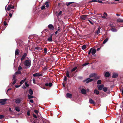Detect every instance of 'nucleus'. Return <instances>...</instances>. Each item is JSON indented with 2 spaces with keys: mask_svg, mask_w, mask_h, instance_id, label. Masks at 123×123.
<instances>
[{
  "mask_svg": "<svg viewBox=\"0 0 123 123\" xmlns=\"http://www.w3.org/2000/svg\"><path fill=\"white\" fill-rule=\"evenodd\" d=\"M31 61L29 60H26L24 62V64L26 67L29 68L31 65Z\"/></svg>",
  "mask_w": 123,
  "mask_h": 123,
  "instance_id": "f257e3e1",
  "label": "nucleus"
},
{
  "mask_svg": "<svg viewBox=\"0 0 123 123\" xmlns=\"http://www.w3.org/2000/svg\"><path fill=\"white\" fill-rule=\"evenodd\" d=\"M14 8V6L11 4H9L7 8V10L8 11H9L13 9Z\"/></svg>",
  "mask_w": 123,
  "mask_h": 123,
  "instance_id": "f03ea898",
  "label": "nucleus"
},
{
  "mask_svg": "<svg viewBox=\"0 0 123 123\" xmlns=\"http://www.w3.org/2000/svg\"><path fill=\"white\" fill-rule=\"evenodd\" d=\"M22 99L19 98H16L15 99V102L17 104H19L22 101Z\"/></svg>",
  "mask_w": 123,
  "mask_h": 123,
  "instance_id": "7ed1b4c3",
  "label": "nucleus"
},
{
  "mask_svg": "<svg viewBox=\"0 0 123 123\" xmlns=\"http://www.w3.org/2000/svg\"><path fill=\"white\" fill-rule=\"evenodd\" d=\"M7 99H0V104L1 105H4Z\"/></svg>",
  "mask_w": 123,
  "mask_h": 123,
  "instance_id": "20e7f679",
  "label": "nucleus"
},
{
  "mask_svg": "<svg viewBox=\"0 0 123 123\" xmlns=\"http://www.w3.org/2000/svg\"><path fill=\"white\" fill-rule=\"evenodd\" d=\"M87 16L86 15H83L80 16V18L82 20H85L87 17Z\"/></svg>",
  "mask_w": 123,
  "mask_h": 123,
  "instance_id": "39448f33",
  "label": "nucleus"
},
{
  "mask_svg": "<svg viewBox=\"0 0 123 123\" xmlns=\"http://www.w3.org/2000/svg\"><path fill=\"white\" fill-rule=\"evenodd\" d=\"M104 87V85L103 84H101L100 85L97 86V87L98 89L99 90H101Z\"/></svg>",
  "mask_w": 123,
  "mask_h": 123,
  "instance_id": "423d86ee",
  "label": "nucleus"
},
{
  "mask_svg": "<svg viewBox=\"0 0 123 123\" xmlns=\"http://www.w3.org/2000/svg\"><path fill=\"white\" fill-rule=\"evenodd\" d=\"M48 27L50 29L53 30L54 29V27L53 25L52 24H49L48 25Z\"/></svg>",
  "mask_w": 123,
  "mask_h": 123,
  "instance_id": "0eeeda50",
  "label": "nucleus"
},
{
  "mask_svg": "<svg viewBox=\"0 0 123 123\" xmlns=\"http://www.w3.org/2000/svg\"><path fill=\"white\" fill-rule=\"evenodd\" d=\"M27 55V53H25L24 54L22 55V57L21 58V61H23L26 57Z\"/></svg>",
  "mask_w": 123,
  "mask_h": 123,
  "instance_id": "6e6552de",
  "label": "nucleus"
},
{
  "mask_svg": "<svg viewBox=\"0 0 123 123\" xmlns=\"http://www.w3.org/2000/svg\"><path fill=\"white\" fill-rule=\"evenodd\" d=\"M93 81V79H90V78H88L86 79L85 81H86V83H88L92 81Z\"/></svg>",
  "mask_w": 123,
  "mask_h": 123,
  "instance_id": "1a4fd4ad",
  "label": "nucleus"
},
{
  "mask_svg": "<svg viewBox=\"0 0 123 123\" xmlns=\"http://www.w3.org/2000/svg\"><path fill=\"white\" fill-rule=\"evenodd\" d=\"M72 95L71 94L67 93L66 94V98H72Z\"/></svg>",
  "mask_w": 123,
  "mask_h": 123,
  "instance_id": "9d476101",
  "label": "nucleus"
},
{
  "mask_svg": "<svg viewBox=\"0 0 123 123\" xmlns=\"http://www.w3.org/2000/svg\"><path fill=\"white\" fill-rule=\"evenodd\" d=\"M91 50V53L93 55H94L96 53V49H94L92 48V49Z\"/></svg>",
  "mask_w": 123,
  "mask_h": 123,
  "instance_id": "9b49d317",
  "label": "nucleus"
},
{
  "mask_svg": "<svg viewBox=\"0 0 123 123\" xmlns=\"http://www.w3.org/2000/svg\"><path fill=\"white\" fill-rule=\"evenodd\" d=\"M89 101L90 103L93 105H94L95 104L94 101L92 98H90L89 99Z\"/></svg>",
  "mask_w": 123,
  "mask_h": 123,
  "instance_id": "f8f14e48",
  "label": "nucleus"
},
{
  "mask_svg": "<svg viewBox=\"0 0 123 123\" xmlns=\"http://www.w3.org/2000/svg\"><path fill=\"white\" fill-rule=\"evenodd\" d=\"M81 93L84 94H85L86 93V91L85 89H84L82 88L81 90Z\"/></svg>",
  "mask_w": 123,
  "mask_h": 123,
  "instance_id": "ddd939ff",
  "label": "nucleus"
},
{
  "mask_svg": "<svg viewBox=\"0 0 123 123\" xmlns=\"http://www.w3.org/2000/svg\"><path fill=\"white\" fill-rule=\"evenodd\" d=\"M19 50L18 49H16V50L15 52V55H18L19 54Z\"/></svg>",
  "mask_w": 123,
  "mask_h": 123,
  "instance_id": "4468645a",
  "label": "nucleus"
},
{
  "mask_svg": "<svg viewBox=\"0 0 123 123\" xmlns=\"http://www.w3.org/2000/svg\"><path fill=\"white\" fill-rule=\"evenodd\" d=\"M117 22L123 23V19L119 18L117 19Z\"/></svg>",
  "mask_w": 123,
  "mask_h": 123,
  "instance_id": "2eb2a0df",
  "label": "nucleus"
},
{
  "mask_svg": "<svg viewBox=\"0 0 123 123\" xmlns=\"http://www.w3.org/2000/svg\"><path fill=\"white\" fill-rule=\"evenodd\" d=\"M94 93L96 94V95H98L99 94V91L97 89H95L94 91Z\"/></svg>",
  "mask_w": 123,
  "mask_h": 123,
  "instance_id": "dca6fc26",
  "label": "nucleus"
},
{
  "mask_svg": "<svg viewBox=\"0 0 123 123\" xmlns=\"http://www.w3.org/2000/svg\"><path fill=\"white\" fill-rule=\"evenodd\" d=\"M45 85L47 86H49L50 87H51L52 86L53 84L52 83L50 82L49 83V84L48 83H46Z\"/></svg>",
  "mask_w": 123,
  "mask_h": 123,
  "instance_id": "f3484780",
  "label": "nucleus"
},
{
  "mask_svg": "<svg viewBox=\"0 0 123 123\" xmlns=\"http://www.w3.org/2000/svg\"><path fill=\"white\" fill-rule=\"evenodd\" d=\"M118 76V74L116 73H114L113 74V75L112 76V78H115L117 77Z\"/></svg>",
  "mask_w": 123,
  "mask_h": 123,
  "instance_id": "a211bd4d",
  "label": "nucleus"
},
{
  "mask_svg": "<svg viewBox=\"0 0 123 123\" xmlns=\"http://www.w3.org/2000/svg\"><path fill=\"white\" fill-rule=\"evenodd\" d=\"M101 29V27L100 26L98 27V29L96 31V34L98 35L100 33V30Z\"/></svg>",
  "mask_w": 123,
  "mask_h": 123,
  "instance_id": "6ab92c4d",
  "label": "nucleus"
},
{
  "mask_svg": "<svg viewBox=\"0 0 123 123\" xmlns=\"http://www.w3.org/2000/svg\"><path fill=\"white\" fill-rule=\"evenodd\" d=\"M110 75V74L108 72H106L104 74V75L106 77H109Z\"/></svg>",
  "mask_w": 123,
  "mask_h": 123,
  "instance_id": "aec40b11",
  "label": "nucleus"
},
{
  "mask_svg": "<svg viewBox=\"0 0 123 123\" xmlns=\"http://www.w3.org/2000/svg\"><path fill=\"white\" fill-rule=\"evenodd\" d=\"M29 93L31 95H32L33 94V92L31 89H30L29 90Z\"/></svg>",
  "mask_w": 123,
  "mask_h": 123,
  "instance_id": "412c9836",
  "label": "nucleus"
},
{
  "mask_svg": "<svg viewBox=\"0 0 123 123\" xmlns=\"http://www.w3.org/2000/svg\"><path fill=\"white\" fill-rule=\"evenodd\" d=\"M47 40L49 42H52L53 41L52 38L50 37H48L47 38Z\"/></svg>",
  "mask_w": 123,
  "mask_h": 123,
  "instance_id": "4be33fe9",
  "label": "nucleus"
},
{
  "mask_svg": "<svg viewBox=\"0 0 123 123\" xmlns=\"http://www.w3.org/2000/svg\"><path fill=\"white\" fill-rule=\"evenodd\" d=\"M66 75L69 78L72 77V76H70L69 75V73L68 71H67L66 74Z\"/></svg>",
  "mask_w": 123,
  "mask_h": 123,
  "instance_id": "5701e85b",
  "label": "nucleus"
},
{
  "mask_svg": "<svg viewBox=\"0 0 123 123\" xmlns=\"http://www.w3.org/2000/svg\"><path fill=\"white\" fill-rule=\"evenodd\" d=\"M77 68V67H75L73 68L71 70V72H73L75 71L76 69Z\"/></svg>",
  "mask_w": 123,
  "mask_h": 123,
  "instance_id": "b1692460",
  "label": "nucleus"
},
{
  "mask_svg": "<svg viewBox=\"0 0 123 123\" xmlns=\"http://www.w3.org/2000/svg\"><path fill=\"white\" fill-rule=\"evenodd\" d=\"M26 79L25 78L24 80H22L20 82V84L21 85L26 80Z\"/></svg>",
  "mask_w": 123,
  "mask_h": 123,
  "instance_id": "393cba45",
  "label": "nucleus"
},
{
  "mask_svg": "<svg viewBox=\"0 0 123 123\" xmlns=\"http://www.w3.org/2000/svg\"><path fill=\"white\" fill-rule=\"evenodd\" d=\"M15 110L16 111L18 112H19L20 111V109L18 107H16L15 108Z\"/></svg>",
  "mask_w": 123,
  "mask_h": 123,
  "instance_id": "a878e982",
  "label": "nucleus"
},
{
  "mask_svg": "<svg viewBox=\"0 0 123 123\" xmlns=\"http://www.w3.org/2000/svg\"><path fill=\"white\" fill-rule=\"evenodd\" d=\"M28 98L29 99H30L31 98H32L34 97L33 96L30 95L29 94H28Z\"/></svg>",
  "mask_w": 123,
  "mask_h": 123,
  "instance_id": "bb28decb",
  "label": "nucleus"
},
{
  "mask_svg": "<svg viewBox=\"0 0 123 123\" xmlns=\"http://www.w3.org/2000/svg\"><path fill=\"white\" fill-rule=\"evenodd\" d=\"M33 76L34 77H35L37 76H39V73H36L35 74H34L33 75Z\"/></svg>",
  "mask_w": 123,
  "mask_h": 123,
  "instance_id": "cd10ccee",
  "label": "nucleus"
},
{
  "mask_svg": "<svg viewBox=\"0 0 123 123\" xmlns=\"http://www.w3.org/2000/svg\"><path fill=\"white\" fill-rule=\"evenodd\" d=\"M44 53L45 55L46 54L47 52V49L46 48H45L44 49Z\"/></svg>",
  "mask_w": 123,
  "mask_h": 123,
  "instance_id": "c85d7f7f",
  "label": "nucleus"
},
{
  "mask_svg": "<svg viewBox=\"0 0 123 123\" xmlns=\"http://www.w3.org/2000/svg\"><path fill=\"white\" fill-rule=\"evenodd\" d=\"M86 45H84L82 46L81 49L83 50H84L86 48Z\"/></svg>",
  "mask_w": 123,
  "mask_h": 123,
  "instance_id": "c756f323",
  "label": "nucleus"
},
{
  "mask_svg": "<svg viewBox=\"0 0 123 123\" xmlns=\"http://www.w3.org/2000/svg\"><path fill=\"white\" fill-rule=\"evenodd\" d=\"M108 89L107 87H103V90L105 92H106L107 90Z\"/></svg>",
  "mask_w": 123,
  "mask_h": 123,
  "instance_id": "7c9ffc66",
  "label": "nucleus"
},
{
  "mask_svg": "<svg viewBox=\"0 0 123 123\" xmlns=\"http://www.w3.org/2000/svg\"><path fill=\"white\" fill-rule=\"evenodd\" d=\"M108 38H106L103 41V43L105 44L108 41Z\"/></svg>",
  "mask_w": 123,
  "mask_h": 123,
  "instance_id": "2f4dec72",
  "label": "nucleus"
},
{
  "mask_svg": "<svg viewBox=\"0 0 123 123\" xmlns=\"http://www.w3.org/2000/svg\"><path fill=\"white\" fill-rule=\"evenodd\" d=\"M111 30L113 32H117V29L115 28H112L111 29Z\"/></svg>",
  "mask_w": 123,
  "mask_h": 123,
  "instance_id": "473e14b6",
  "label": "nucleus"
},
{
  "mask_svg": "<svg viewBox=\"0 0 123 123\" xmlns=\"http://www.w3.org/2000/svg\"><path fill=\"white\" fill-rule=\"evenodd\" d=\"M21 72L20 71H17L15 73V75H17L18 74H21Z\"/></svg>",
  "mask_w": 123,
  "mask_h": 123,
  "instance_id": "72a5a7b5",
  "label": "nucleus"
},
{
  "mask_svg": "<svg viewBox=\"0 0 123 123\" xmlns=\"http://www.w3.org/2000/svg\"><path fill=\"white\" fill-rule=\"evenodd\" d=\"M96 74H91L90 76V77H95L96 76Z\"/></svg>",
  "mask_w": 123,
  "mask_h": 123,
  "instance_id": "f704fd0d",
  "label": "nucleus"
},
{
  "mask_svg": "<svg viewBox=\"0 0 123 123\" xmlns=\"http://www.w3.org/2000/svg\"><path fill=\"white\" fill-rule=\"evenodd\" d=\"M102 81L101 80H98L97 82V84L98 85L100 84L101 83Z\"/></svg>",
  "mask_w": 123,
  "mask_h": 123,
  "instance_id": "c9c22d12",
  "label": "nucleus"
},
{
  "mask_svg": "<svg viewBox=\"0 0 123 123\" xmlns=\"http://www.w3.org/2000/svg\"><path fill=\"white\" fill-rule=\"evenodd\" d=\"M90 64V63L88 62L82 65L83 66H85L89 64Z\"/></svg>",
  "mask_w": 123,
  "mask_h": 123,
  "instance_id": "e433bc0d",
  "label": "nucleus"
},
{
  "mask_svg": "<svg viewBox=\"0 0 123 123\" xmlns=\"http://www.w3.org/2000/svg\"><path fill=\"white\" fill-rule=\"evenodd\" d=\"M62 12L61 11H60L58 13L56 14V16H59L62 14Z\"/></svg>",
  "mask_w": 123,
  "mask_h": 123,
  "instance_id": "4c0bfd02",
  "label": "nucleus"
},
{
  "mask_svg": "<svg viewBox=\"0 0 123 123\" xmlns=\"http://www.w3.org/2000/svg\"><path fill=\"white\" fill-rule=\"evenodd\" d=\"M74 3V2H69L68 3H67L66 4V5L67 6H68L69 5L73 3Z\"/></svg>",
  "mask_w": 123,
  "mask_h": 123,
  "instance_id": "58836bf2",
  "label": "nucleus"
},
{
  "mask_svg": "<svg viewBox=\"0 0 123 123\" xmlns=\"http://www.w3.org/2000/svg\"><path fill=\"white\" fill-rule=\"evenodd\" d=\"M4 117L5 116H4L2 115H0V119L4 118Z\"/></svg>",
  "mask_w": 123,
  "mask_h": 123,
  "instance_id": "ea45409f",
  "label": "nucleus"
},
{
  "mask_svg": "<svg viewBox=\"0 0 123 123\" xmlns=\"http://www.w3.org/2000/svg\"><path fill=\"white\" fill-rule=\"evenodd\" d=\"M35 49L39 50H40L42 49L41 48L38 47H37Z\"/></svg>",
  "mask_w": 123,
  "mask_h": 123,
  "instance_id": "a19ab883",
  "label": "nucleus"
},
{
  "mask_svg": "<svg viewBox=\"0 0 123 123\" xmlns=\"http://www.w3.org/2000/svg\"><path fill=\"white\" fill-rule=\"evenodd\" d=\"M21 69H22V67L21 66L19 65L18 67V70L19 71L21 70Z\"/></svg>",
  "mask_w": 123,
  "mask_h": 123,
  "instance_id": "79ce46f5",
  "label": "nucleus"
},
{
  "mask_svg": "<svg viewBox=\"0 0 123 123\" xmlns=\"http://www.w3.org/2000/svg\"><path fill=\"white\" fill-rule=\"evenodd\" d=\"M12 80H17L16 79V76L15 75H13Z\"/></svg>",
  "mask_w": 123,
  "mask_h": 123,
  "instance_id": "37998d69",
  "label": "nucleus"
},
{
  "mask_svg": "<svg viewBox=\"0 0 123 123\" xmlns=\"http://www.w3.org/2000/svg\"><path fill=\"white\" fill-rule=\"evenodd\" d=\"M97 2H98L99 3H102V4L105 3L104 2L102 1H101L99 0H98Z\"/></svg>",
  "mask_w": 123,
  "mask_h": 123,
  "instance_id": "c03bdc74",
  "label": "nucleus"
},
{
  "mask_svg": "<svg viewBox=\"0 0 123 123\" xmlns=\"http://www.w3.org/2000/svg\"><path fill=\"white\" fill-rule=\"evenodd\" d=\"M92 49V48H91L89 50L88 52V54L90 55L91 52V50Z\"/></svg>",
  "mask_w": 123,
  "mask_h": 123,
  "instance_id": "a18cd8bd",
  "label": "nucleus"
},
{
  "mask_svg": "<svg viewBox=\"0 0 123 123\" xmlns=\"http://www.w3.org/2000/svg\"><path fill=\"white\" fill-rule=\"evenodd\" d=\"M45 8V6L43 5V6H42L41 7V9L42 10H43Z\"/></svg>",
  "mask_w": 123,
  "mask_h": 123,
  "instance_id": "49530a36",
  "label": "nucleus"
},
{
  "mask_svg": "<svg viewBox=\"0 0 123 123\" xmlns=\"http://www.w3.org/2000/svg\"><path fill=\"white\" fill-rule=\"evenodd\" d=\"M34 112L37 114L38 113V110H34Z\"/></svg>",
  "mask_w": 123,
  "mask_h": 123,
  "instance_id": "de8ad7c7",
  "label": "nucleus"
},
{
  "mask_svg": "<svg viewBox=\"0 0 123 123\" xmlns=\"http://www.w3.org/2000/svg\"><path fill=\"white\" fill-rule=\"evenodd\" d=\"M16 80H14V81L12 83V84L13 85L16 82Z\"/></svg>",
  "mask_w": 123,
  "mask_h": 123,
  "instance_id": "09e8293b",
  "label": "nucleus"
},
{
  "mask_svg": "<svg viewBox=\"0 0 123 123\" xmlns=\"http://www.w3.org/2000/svg\"><path fill=\"white\" fill-rule=\"evenodd\" d=\"M32 116H33V117H34L35 118H37V116L35 114H34Z\"/></svg>",
  "mask_w": 123,
  "mask_h": 123,
  "instance_id": "8fccbe9b",
  "label": "nucleus"
},
{
  "mask_svg": "<svg viewBox=\"0 0 123 123\" xmlns=\"http://www.w3.org/2000/svg\"><path fill=\"white\" fill-rule=\"evenodd\" d=\"M88 21H89V22L92 25H93L94 24L90 20H88Z\"/></svg>",
  "mask_w": 123,
  "mask_h": 123,
  "instance_id": "3c124183",
  "label": "nucleus"
},
{
  "mask_svg": "<svg viewBox=\"0 0 123 123\" xmlns=\"http://www.w3.org/2000/svg\"><path fill=\"white\" fill-rule=\"evenodd\" d=\"M67 78L66 76H65L64 78V80L65 81H67Z\"/></svg>",
  "mask_w": 123,
  "mask_h": 123,
  "instance_id": "603ef678",
  "label": "nucleus"
},
{
  "mask_svg": "<svg viewBox=\"0 0 123 123\" xmlns=\"http://www.w3.org/2000/svg\"><path fill=\"white\" fill-rule=\"evenodd\" d=\"M25 85L26 87H28L29 86V85L26 82L25 83Z\"/></svg>",
  "mask_w": 123,
  "mask_h": 123,
  "instance_id": "864d4df0",
  "label": "nucleus"
},
{
  "mask_svg": "<svg viewBox=\"0 0 123 123\" xmlns=\"http://www.w3.org/2000/svg\"><path fill=\"white\" fill-rule=\"evenodd\" d=\"M97 0H92L90 1V2H97Z\"/></svg>",
  "mask_w": 123,
  "mask_h": 123,
  "instance_id": "5fc2aeb1",
  "label": "nucleus"
},
{
  "mask_svg": "<svg viewBox=\"0 0 123 123\" xmlns=\"http://www.w3.org/2000/svg\"><path fill=\"white\" fill-rule=\"evenodd\" d=\"M27 114L29 116H30V112L29 111H28L27 112Z\"/></svg>",
  "mask_w": 123,
  "mask_h": 123,
  "instance_id": "6e6d98bb",
  "label": "nucleus"
},
{
  "mask_svg": "<svg viewBox=\"0 0 123 123\" xmlns=\"http://www.w3.org/2000/svg\"><path fill=\"white\" fill-rule=\"evenodd\" d=\"M4 25L5 26H6L7 25L6 22V21H4Z\"/></svg>",
  "mask_w": 123,
  "mask_h": 123,
  "instance_id": "4d7b16f0",
  "label": "nucleus"
},
{
  "mask_svg": "<svg viewBox=\"0 0 123 123\" xmlns=\"http://www.w3.org/2000/svg\"><path fill=\"white\" fill-rule=\"evenodd\" d=\"M100 77L99 76H97L95 77V78L96 79H99Z\"/></svg>",
  "mask_w": 123,
  "mask_h": 123,
  "instance_id": "13d9d810",
  "label": "nucleus"
},
{
  "mask_svg": "<svg viewBox=\"0 0 123 123\" xmlns=\"http://www.w3.org/2000/svg\"><path fill=\"white\" fill-rule=\"evenodd\" d=\"M21 86L20 85H16L15 86V87L16 88H18L19 87Z\"/></svg>",
  "mask_w": 123,
  "mask_h": 123,
  "instance_id": "bf43d9fd",
  "label": "nucleus"
},
{
  "mask_svg": "<svg viewBox=\"0 0 123 123\" xmlns=\"http://www.w3.org/2000/svg\"><path fill=\"white\" fill-rule=\"evenodd\" d=\"M30 101L31 103H33L34 102L33 100L32 99H31Z\"/></svg>",
  "mask_w": 123,
  "mask_h": 123,
  "instance_id": "052dcab7",
  "label": "nucleus"
},
{
  "mask_svg": "<svg viewBox=\"0 0 123 123\" xmlns=\"http://www.w3.org/2000/svg\"><path fill=\"white\" fill-rule=\"evenodd\" d=\"M22 88L25 89L26 88V87L25 86H23L22 87Z\"/></svg>",
  "mask_w": 123,
  "mask_h": 123,
  "instance_id": "680f3d73",
  "label": "nucleus"
},
{
  "mask_svg": "<svg viewBox=\"0 0 123 123\" xmlns=\"http://www.w3.org/2000/svg\"><path fill=\"white\" fill-rule=\"evenodd\" d=\"M9 16L10 17H12V13H9Z\"/></svg>",
  "mask_w": 123,
  "mask_h": 123,
  "instance_id": "e2e57ef3",
  "label": "nucleus"
},
{
  "mask_svg": "<svg viewBox=\"0 0 123 123\" xmlns=\"http://www.w3.org/2000/svg\"><path fill=\"white\" fill-rule=\"evenodd\" d=\"M32 80H33V83H35V79H33Z\"/></svg>",
  "mask_w": 123,
  "mask_h": 123,
  "instance_id": "0e129e2a",
  "label": "nucleus"
},
{
  "mask_svg": "<svg viewBox=\"0 0 123 123\" xmlns=\"http://www.w3.org/2000/svg\"><path fill=\"white\" fill-rule=\"evenodd\" d=\"M102 17V18H106V17L105 16V15L103 16Z\"/></svg>",
  "mask_w": 123,
  "mask_h": 123,
  "instance_id": "69168bd1",
  "label": "nucleus"
},
{
  "mask_svg": "<svg viewBox=\"0 0 123 123\" xmlns=\"http://www.w3.org/2000/svg\"><path fill=\"white\" fill-rule=\"evenodd\" d=\"M62 85H63V86L64 87H65V84H64V83L63 82L62 83Z\"/></svg>",
  "mask_w": 123,
  "mask_h": 123,
  "instance_id": "338daca9",
  "label": "nucleus"
},
{
  "mask_svg": "<svg viewBox=\"0 0 123 123\" xmlns=\"http://www.w3.org/2000/svg\"><path fill=\"white\" fill-rule=\"evenodd\" d=\"M46 7H49V4H46Z\"/></svg>",
  "mask_w": 123,
  "mask_h": 123,
  "instance_id": "774afa93",
  "label": "nucleus"
}]
</instances>
